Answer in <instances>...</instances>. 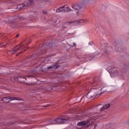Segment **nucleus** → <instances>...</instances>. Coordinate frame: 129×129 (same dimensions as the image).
<instances>
[{
	"instance_id": "obj_1",
	"label": "nucleus",
	"mask_w": 129,
	"mask_h": 129,
	"mask_svg": "<svg viewBox=\"0 0 129 129\" xmlns=\"http://www.w3.org/2000/svg\"><path fill=\"white\" fill-rule=\"evenodd\" d=\"M128 69V67L127 66H123L119 70L112 71L110 75L111 77H115V76H117V75H124V74L127 72Z\"/></svg>"
},
{
	"instance_id": "obj_2",
	"label": "nucleus",
	"mask_w": 129,
	"mask_h": 129,
	"mask_svg": "<svg viewBox=\"0 0 129 129\" xmlns=\"http://www.w3.org/2000/svg\"><path fill=\"white\" fill-rule=\"evenodd\" d=\"M72 8L74 9L77 16H79L80 14L82 13L83 10L85 9V4H84V2H80L72 5Z\"/></svg>"
},
{
	"instance_id": "obj_3",
	"label": "nucleus",
	"mask_w": 129,
	"mask_h": 129,
	"mask_svg": "<svg viewBox=\"0 0 129 129\" xmlns=\"http://www.w3.org/2000/svg\"><path fill=\"white\" fill-rule=\"evenodd\" d=\"M35 77L32 75L30 76H27L26 77L23 76H19L18 77H15L11 78V81L12 82H16L17 81H20L22 83H25V80H27V78H33Z\"/></svg>"
},
{
	"instance_id": "obj_4",
	"label": "nucleus",
	"mask_w": 129,
	"mask_h": 129,
	"mask_svg": "<svg viewBox=\"0 0 129 129\" xmlns=\"http://www.w3.org/2000/svg\"><path fill=\"white\" fill-rule=\"evenodd\" d=\"M97 55H99V53L97 52L94 53L93 55L90 54H86L80 57V60L82 62H83L84 61H85V62H87V61H91V60H92V59H93V58L96 56H97Z\"/></svg>"
},
{
	"instance_id": "obj_5",
	"label": "nucleus",
	"mask_w": 129,
	"mask_h": 129,
	"mask_svg": "<svg viewBox=\"0 0 129 129\" xmlns=\"http://www.w3.org/2000/svg\"><path fill=\"white\" fill-rule=\"evenodd\" d=\"M94 121H95L94 119H91L89 120L79 122L77 125L78 126H85V125H87V127H89V125H91Z\"/></svg>"
},
{
	"instance_id": "obj_6",
	"label": "nucleus",
	"mask_w": 129,
	"mask_h": 129,
	"mask_svg": "<svg viewBox=\"0 0 129 129\" xmlns=\"http://www.w3.org/2000/svg\"><path fill=\"white\" fill-rule=\"evenodd\" d=\"M69 118H58L55 119V120H51V123H50V124H55V122L57 124H63V123H67L68 122V120Z\"/></svg>"
},
{
	"instance_id": "obj_7",
	"label": "nucleus",
	"mask_w": 129,
	"mask_h": 129,
	"mask_svg": "<svg viewBox=\"0 0 129 129\" xmlns=\"http://www.w3.org/2000/svg\"><path fill=\"white\" fill-rule=\"evenodd\" d=\"M33 3H34L33 0H27L23 4H19L17 6V9H19V10H25V9H27L28 7H30Z\"/></svg>"
},
{
	"instance_id": "obj_8",
	"label": "nucleus",
	"mask_w": 129,
	"mask_h": 129,
	"mask_svg": "<svg viewBox=\"0 0 129 129\" xmlns=\"http://www.w3.org/2000/svg\"><path fill=\"white\" fill-rule=\"evenodd\" d=\"M92 86L96 88V89L97 88H99L101 87V85H102V82L99 78H96L93 82L91 83Z\"/></svg>"
},
{
	"instance_id": "obj_9",
	"label": "nucleus",
	"mask_w": 129,
	"mask_h": 129,
	"mask_svg": "<svg viewBox=\"0 0 129 129\" xmlns=\"http://www.w3.org/2000/svg\"><path fill=\"white\" fill-rule=\"evenodd\" d=\"M70 24H74V25H85L86 24V21H85L83 19L78 20H75L73 21H71Z\"/></svg>"
},
{
	"instance_id": "obj_10",
	"label": "nucleus",
	"mask_w": 129,
	"mask_h": 129,
	"mask_svg": "<svg viewBox=\"0 0 129 129\" xmlns=\"http://www.w3.org/2000/svg\"><path fill=\"white\" fill-rule=\"evenodd\" d=\"M24 46L25 45L22 44L17 45L15 47V49H14L12 51H9V53H12V55H14V54H15L16 52H18V51H19L22 48V47H24Z\"/></svg>"
},
{
	"instance_id": "obj_11",
	"label": "nucleus",
	"mask_w": 129,
	"mask_h": 129,
	"mask_svg": "<svg viewBox=\"0 0 129 129\" xmlns=\"http://www.w3.org/2000/svg\"><path fill=\"white\" fill-rule=\"evenodd\" d=\"M87 98H94V97H96V96H98V94H97L96 93L94 94L93 95H92L90 93H88L87 95Z\"/></svg>"
},
{
	"instance_id": "obj_12",
	"label": "nucleus",
	"mask_w": 129,
	"mask_h": 129,
	"mask_svg": "<svg viewBox=\"0 0 129 129\" xmlns=\"http://www.w3.org/2000/svg\"><path fill=\"white\" fill-rule=\"evenodd\" d=\"M110 107V104H106L103 106V107L100 109V111H103L105 109H107L109 107Z\"/></svg>"
},
{
	"instance_id": "obj_13",
	"label": "nucleus",
	"mask_w": 129,
	"mask_h": 129,
	"mask_svg": "<svg viewBox=\"0 0 129 129\" xmlns=\"http://www.w3.org/2000/svg\"><path fill=\"white\" fill-rule=\"evenodd\" d=\"M10 100H11V97L10 98L9 97H4L2 99V101L5 103H9Z\"/></svg>"
},
{
	"instance_id": "obj_14",
	"label": "nucleus",
	"mask_w": 129,
	"mask_h": 129,
	"mask_svg": "<svg viewBox=\"0 0 129 129\" xmlns=\"http://www.w3.org/2000/svg\"><path fill=\"white\" fill-rule=\"evenodd\" d=\"M64 6H63L57 9L56 10V12L57 13H63V12H64Z\"/></svg>"
},
{
	"instance_id": "obj_15",
	"label": "nucleus",
	"mask_w": 129,
	"mask_h": 129,
	"mask_svg": "<svg viewBox=\"0 0 129 129\" xmlns=\"http://www.w3.org/2000/svg\"><path fill=\"white\" fill-rule=\"evenodd\" d=\"M60 63V61L58 60L57 61H56L55 64H52L51 66H49L47 68L48 69H53V68H54V67H56V65L59 64Z\"/></svg>"
},
{
	"instance_id": "obj_16",
	"label": "nucleus",
	"mask_w": 129,
	"mask_h": 129,
	"mask_svg": "<svg viewBox=\"0 0 129 129\" xmlns=\"http://www.w3.org/2000/svg\"><path fill=\"white\" fill-rule=\"evenodd\" d=\"M102 50H103L105 52H107V50H108V47H107V44H105V45H102Z\"/></svg>"
},
{
	"instance_id": "obj_17",
	"label": "nucleus",
	"mask_w": 129,
	"mask_h": 129,
	"mask_svg": "<svg viewBox=\"0 0 129 129\" xmlns=\"http://www.w3.org/2000/svg\"><path fill=\"white\" fill-rule=\"evenodd\" d=\"M71 11H73L69 7H66V8H64V12H65V13H69V12H71Z\"/></svg>"
},
{
	"instance_id": "obj_18",
	"label": "nucleus",
	"mask_w": 129,
	"mask_h": 129,
	"mask_svg": "<svg viewBox=\"0 0 129 129\" xmlns=\"http://www.w3.org/2000/svg\"><path fill=\"white\" fill-rule=\"evenodd\" d=\"M12 26H15L14 27H20V23L15 21L12 23Z\"/></svg>"
},
{
	"instance_id": "obj_19",
	"label": "nucleus",
	"mask_w": 129,
	"mask_h": 129,
	"mask_svg": "<svg viewBox=\"0 0 129 129\" xmlns=\"http://www.w3.org/2000/svg\"><path fill=\"white\" fill-rule=\"evenodd\" d=\"M10 100H22V99L19 97H10Z\"/></svg>"
},
{
	"instance_id": "obj_20",
	"label": "nucleus",
	"mask_w": 129,
	"mask_h": 129,
	"mask_svg": "<svg viewBox=\"0 0 129 129\" xmlns=\"http://www.w3.org/2000/svg\"><path fill=\"white\" fill-rule=\"evenodd\" d=\"M19 20L20 21H26L27 20V18L24 17V16H20L19 17Z\"/></svg>"
},
{
	"instance_id": "obj_21",
	"label": "nucleus",
	"mask_w": 129,
	"mask_h": 129,
	"mask_svg": "<svg viewBox=\"0 0 129 129\" xmlns=\"http://www.w3.org/2000/svg\"><path fill=\"white\" fill-rule=\"evenodd\" d=\"M43 14H44V15H47V13L46 11H43Z\"/></svg>"
},
{
	"instance_id": "obj_22",
	"label": "nucleus",
	"mask_w": 129,
	"mask_h": 129,
	"mask_svg": "<svg viewBox=\"0 0 129 129\" xmlns=\"http://www.w3.org/2000/svg\"><path fill=\"white\" fill-rule=\"evenodd\" d=\"M89 45H90L91 46H92V45H93V42H89Z\"/></svg>"
},
{
	"instance_id": "obj_23",
	"label": "nucleus",
	"mask_w": 129,
	"mask_h": 129,
	"mask_svg": "<svg viewBox=\"0 0 129 129\" xmlns=\"http://www.w3.org/2000/svg\"><path fill=\"white\" fill-rule=\"evenodd\" d=\"M57 68H60V65H57L55 67V69H57Z\"/></svg>"
},
{
	"instance_id": "obj_24",
	"label": "nucleus",
	"mask_w": 129,
	"mask_h": 129,
	"mask_svg": "<svg viewBox=\"0 0 129 129\" xmlns=\"http://www.w3.org/2000/svg\"><path fill=\"white\" fill-rule=\"evenodd\" d=\"M51 46H53V45L52 44V43L49 44V47L51 48Z\"/></svg>"
},
{
	"instance_id": "obj_25",
	"label": "nucleus",
	"mask_w": 129,
	"mask_h": 129,
	"mask_svg": "<svg viewBox=\"0 0 129 129\" xmlns=\"http://www.w3.org/2000/svg\"><path fill=\"white\" fill-rule=\"evenodd\" d=\"M21 53H23V51H21L19 53V54H17V56H18V55H20V54H21Z\"/></svg>"
},
{
	"instance_id": "obj_26",
	"label": "nucleus",
	"mask_w": 129,
	"mask_h": 129,
	"mask_svg": "<svg viewBox=\"0 0 129 129\" xmlns=\"http://www.w3.org/2000/svg\"><path fill=\"white\" fill-rule=\"evenodd\" d=\"M20 35L18 34L17 36H16V38H18V37H19Z\"/></svg>"
},
{
	"instance_id": "obj_27",
	"label": "nucleus",
	"mask_w": 129,
	"mask_h": 129,
	"mask_svg": "<svg viewBox=\"0 0 129 129\" xmlns=\"http://www.w3.org/2000/svg\"><path fill=\"white\" fill-rule=\"evenodd\" d=\"M44 107H47L48 106V105H44L43 106Z\"/></svg>"
},
{
	"instance_id": "obj_28",
	"label": "nucleus",
	"mask_w": 129,
	"mask_h": 129,
	"mask_svg": "<svg viewBox=\"0 0 129 129\" xmlns=\"http://www.w3.org/2000/svg\"><path fill=\"white\" fill-rule=\"evenodd\" d=\"M78 129L82 128V127H78Z\"/></svg>"
},
{
	"instance_id": "obj_29",
	"label": "nucleus",
	"mask_w": 129,
	"mask_h": 129,
	"mask_svg": "<svg viewBox=\"0 0 129 129\" xmlns=\"http://www.w3.org/2000/svg\"><path fill=\"white\" fill-rule=\"evenodd\" d=\"M20 27H24V26H23V25H22V24H21Z\"/></svg>"
},
{
	"instance_id": "obj_30",
	"label": "nucleus",
	"mask_w": 129,
	"mask_h": 129,
	"mask_svg": "<svg viewBox=\"0 0 129 129\" xmlns=\"http://www.w3.org/2000/svg\"><path fill=\"white\" fill-rule=\"evenodd\" d=\"M73 45L75 46V45H76V44H75V43H74Z\"/></svg>"
},
{
	"instance_id": "obj_31",
	"label": "nucleus",
	"mask_w": 129,
	"mask_h": 129,
	"mask_svg": "<svg viewBox=\"0 0 129 129\" xmlns=\"http://www.w3.org/2000/svg\"><path fill=\"white\" fill-rule=\"evenodd\" d=\"M7 3H9V4L12 3V2H7Z\"/></svg>"
},
{
	"instance_id": "obj_32",
	"label": "nucleus",
	"mask_w": 129,
	"mask_h": 129,
	"mask_svg": "<svg viewBox=\"0 0 129 129\" xmlns=\"http://www.w3.org/2000/svg\"><path fill=\"white\" fill-rule=\"evenodd\" d=\"M0 47H2V44H1V43H0Z\"/></svg>"
},
{
	"instance_id": "obj_33",
	"label": "nucleus",
	"mask_w": 129,
	"mask_h": 129,
	"mask_svg": "<svg viewBox=\"0 0 129 129\" xmlns=\"http://www.w3.org/2000/svg\"><path fill=\"white\" fill-rule=\"evenodd\" d=\"M27 49H24V51H25Z\"/></svg>"
},
{
	"instance_id": "obj_34",
	"label": "nucleus",
	"mask_w": 129,
	"mask_h": 129,
	"mask_svg": "<svg viewBox=\"0 0 129 129\" xmlns=\"http://www.w3.org/2000/svg\"><path fill=\"white\" fill-rule=\"evenodd\" d=\"M25 25H26V24H27V23H25Z\"/></svg>"
},
{
	"instance_id": "obj_35",
	"label": "nucleus",
	"mask_w": 129,
	"mask_h": 129,
	"mask_svg": "<svg viewBox=\"0 0 129 129\" xmlns=\"http://www.w3.org/2000/svg\"><path fill=\"white\" fill-rule=\"evenodd\" d=\"M3 46H5V45H3Z\"/></svg>"
},
{
	"instance_id": "obj_36",
	"label": "nucleus",
	"mask_w": 129,
	"mask_h": 129,
	"mask_svg": "<svg viewBox=\"0 0 129 129\" xmlns=\"http://www.w3.org/2000/svg\"><path fill=\"white\" fill-rule=\"evenodd\" d=\"M102 89V88H101V90Z\"/></svg>"
}]
</instances>
